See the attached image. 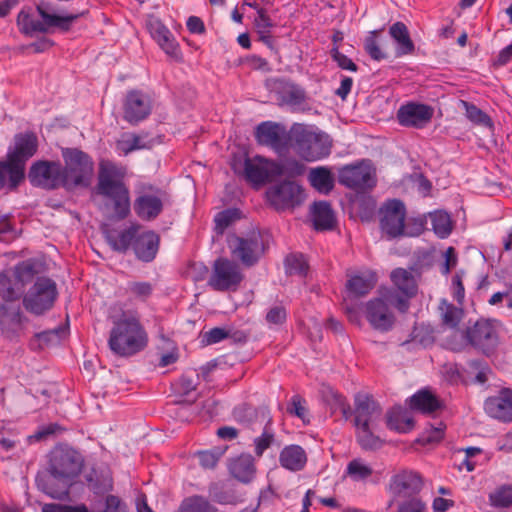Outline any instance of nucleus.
I'll return each mask as SVG.
<instances>
[{
  "mask_svg": "<svg viewBox=\"0 0 512 512\" xmlns=\"http://www.w3.org/2000/svg\"><path fill=\"white\" fill-rule=\"evenodd\" d=\"M46 475L37 476L38 488L54 499H64L81 475L85 459L67 444L54 446L46 456Z\"/></svg>",
  "mask_w": 512,
  "mask_h": 512,
  "instance_id": "f257e3e1",
  "label": "nucleus"
},
{
  "mask_svg": "<svg viewBox=\"0 0 512 512\" xmlns=\"http://www.w3.org/2000/svg\"><path fill=\"white\" fill-rule=\"evenodd\" d=\"M126 168L111 161L99 164L97 193L108 199L117 219L127 218L131 211V199L128 186L125 184Z\"/></svg>",
  "mask_w": 512,
  "mask_h": 512,
  "instance_id": "f03ea898",
  "label": "nucleus"
},
{
  "mask_svg": "<svg viewBox=\"0 0 512 512\" xmlns=\"http://www.w3.org/2000/svg\"><path fill=\"white\" fill-rule=\"evenodd\" d=\"M381 420L382 408L372 397H356L354 426L356 441L361 449L375 451L383 447L384 440L376 434Z\"/></svg>",
  "mask_w": 512,
  "mask_h": 512,
  "instance_id": "7ed1b4c3",
  "label": "nucleus"
},
{
  "mask_svg": "<svg viewBox=\"0 0 512 512\" xmlns=\"http://www.w3.org/2000/svg\"><path fill=\"white\" fill-rule=\"evenodd\" d=\"M148 343V336L135 314L123 313L114 321L110 331L108 345L119 356H131L143 350Z\"/></svg>",
  "mask_w": 512,
  "mask_h": 512,
  "instance_id": "20e7f679",
  "label": "nucleus"
},
{
  "mask_svg": "<svg viewBox=\"0 0 512 512\" xmlns=\"http://www.w3.org/2000/svg\"><path fill=\"white\" fill-rule=\"evenodd\" d=\"M15 146L7 155V161L0 162V180L2 186L9 181L11 188L24 179L26 161L37 151V137L33 133L17 134L14 138Z\"/></svg>",
  "mask_w": 512,
  "mask_h": 512,
  "instance_id": "39448f33",
  "label": "nucleus"
},
{
  "mask_svg": "<svg viewBox=\"0 0 512 512\" xmlns=\"http://www.w3.org/2000/svg\"><path fill=\"white\" fill-rule=\"evenodd\" d=\"M332 141L322 132H316L303 124L292 126L291 148L302 159L313 162L327 157L331 152Z\"/></svg>",
  "mask_w": 512,
  "mask_h": 512,
  "instance_id": "423d86ee",
  "label": "nucleus"
},
{
  "mask_svg": "<svg viewBox=\"0 0 512 512\" xmlns=\"http://www.w3.org/2000/svg\"><path fill=\"white\" fill-rule=\"evenodd\" d=\"M38 19L31 8L22 9L17 16V25L19 31L26 36H33L36 33H46L49 28L57 27L62 31H68L72 23L80 14H70L59 16L48 13L43 5L37 6Z\"/></svg>",
  "mask_w": 512,
  "mask_h": 512,
  "instance_id": "0eeeda50",
  "label": "nucleus"
},
{
  "mask_svg": "<svg viewBox=\"0 0 512 512\" xmlns=\"http://www.w3.org/2000/svg\"><path fill=\"white\" fill-rule=\"evenodd\" d=\"M64 188L88 187L94 173L93 159L77 148H62Z\"/></svg>",
  "mask_w": 512,
  "mask_h": 512,
  "instance_id": "6e6552de",
  "label": "nucleus"
},
{
  "mask_svg": "<svg viewBox=\"0 0 512 512\" xmlns=\"http://www.w3.org/2000/svg\"><path fill=\"white\" fill-rule=\"evenodd\" d=\"M391 282L395 289H387L384 297L399 312L405 313L410 306V299L418 291L416 279L411 271L404 268H396L390 274Z\"/></svg>",
  "mask_w": 512,
  "mask_h": 512,
  "instance_id": "1a4fd4ad",
  "label": "nucleus"
},
{
  "mask_svg": "<svg viewBox=\"0 0 512 512\" xmlns=\"http://www.w3.org/2000/svg\"><path fill=\"white\" fill-rule=\"evenodd\" d=\"M58 291L56 283L48 277H38L23 297V306L31 314L42 315L50 310Z\"/></svg>",
  "mask_w": 512,
  "mask_h": 512,
  "instance_id": "9d476101",
  "label": "nucleus"
},
{
  "mask_svg": "<svg viewBox=\"0 0 512 512\" xmlns=\"http://www.w3.org/2000/svg\"><path fill=\"white\" fill-rule=\"evenodd\" d=\"M227 244L232 257L247 267L255 265L265 251L262 236L258 231H251L245 236L229 235Z\"/></svg>",
  "mask_w": 512,
  "mask_h": 512,
  "instance_id": "9b49d317",
  "label": "nucleus"
},
{
  "mask_svg": "<svg viewBox=\"0 0 512 512\" xmlns=\"http://www.w3.org/2000/svg\"><path fill=\"white\" fill-rule=\"evenodd\" d=\"M243 280L244 275L240 266L233 260L220 257L213 263L208 285L217 292H234Z\"/></svg>",
  "mask_w": 512,
  "mask_h": 512,
  "instance_id": "f8f14e48",
  "label": "nucleus"
},
{
  "mask_svg": "<svg viewBox=\"0 0 512 512\" xmlns=\"http://www.w3.org/2000/svg\"><path fill=\"white\" fill-rule=\"evenodd\" d=\"M134 211L144 221L156 219L163 211V192L150 183H138L135 188Z\"/></svg>",
  "mask_w": 512,
  "mask_h": 512,
  "instance_id": "ddd939ff",
  "label": "nucleus"
},
{
  "mask_svg": "<svg viewBox=\"0 0 512 512\" xmlns=\"http://www.w3.org/2000/svg\"><path fill=\"white\" fill-rule=\"evenodd\" d=\"M339 183L356 192H366L376 186V170L368 161L346 165L339 170Z\"/></svg>",
  "mask_w": 512,
  "mask_h": 512,
  "instance_id": "4468645a",
  "label": "nucleus"
},
{
  "mask_svg": "<svg viewBox=\"0 0 512 512\" xmlns=\"http://www.w3.org/2000/svg\"><path fill=\"white\" fill-rule=\"evenodd\" d=\"M255 139L259 145L269 147L277 154H282L291 148L292 127L287 130L283 124L264 121L257 125Z\"/></svg>",
  "mask_w": 512,
  "mask_h": 512,
  "instance_id": "2eb2a0df",
  "label": "nucleus"
},
{
  "mask_svg": "<svg viewBox=\"0 0 512 512\" xmlns=\"http://www.w3.org/2000/svg\"><path fill=\"white\" fill-rule=\"evenodd\" d=\"M28 318L19 304L15 302L0 303V334L10 341H18L25 335Z\"/></svg>",
  "mask_w": 512,
  "mask_h": 512,
  "instance_id": "dca6fc26",
  "label": "nucleus"
},
{
  "mask_svg": "<svg viewBox=\"0 0 512 512\" xmlns=\"http://www.w3.org/2000/svg\"><path fill=\"white\" fill-rule=\"evenodd\" d=\"M268 202L277 211H284L299 206L305 199L304 190L293 181H283L271 186L266 191Z\"/></svg>",
  "mask_w": 512,
  "mask_h": 512,
  "instance_id": "f3484780",
  "label": "nucleus"
},
{
  "mask_svg": "<svg viewBox=\"0 0 512 512\" xmlns=\"http://www.w3.org/2000/svg\"><path fill=\"white\" fill-rule=\"evenodd\" d=\"M28 176L34 186L49 190L64 188L63 166L58 161L39 160L32 164Z\"/></svg>",
  "mask_w": 512,
  "mask_h": 512,
  "instance_id": "a211bd4d",
  "label": "nucleus"
},
{
  "mask_svg": "<svg viewBox=\"0 0 512 512\" xmlns=\"http://www.w3.org/2000/svg\"><path fill=\"white\" fill-rule=\"evenodd\" d=\"M406 219V207L398 199L386 201L380 208V227L388 238L403 235Z\"/></svg>",
  "mask_w": 512,
  "mask_h": 512,
  "instance_id": "6ab92c4d",
  "label": "nucleus"
},
{
  "mask_svg": "<svg viewBox=\"0 0 512 512\" xmlns=\"http://www.w3.org/2000/svg\"><path fill=\"white\" fill-rule=\"evenodd\" d=\"M275 160L263 156L246 157L243 164V176L255 187L272 182L275 179Z\"/></svg>",
  "mask_w": 512,
  "mask_h": 512,
  "instance_id": "aec40b11",
  "label": "nucleus"
},
{
  "mask_svg": "<svg viewBox=\"0 0 512 512\" xmlns=\"http://www.w3.org/2000/svg\"><path fill=\"white\" fill-rule=\"evenodd\" d=\"M152 111V101L149 95L140 90L127 92L123 102V118L132 125L145 120Z\"/></svg>",
  "mask_w": 512,
  "mask_h": 512,
  "instance_id": "412c9836",
  "label": "nucleus"
},
{
  "mask_svg": "<svg viewBox=\"0 0 512 512\" xmlns=\"http://www.w3.org/2000/svg\"><path fill=\"white\" fill-rule=\"evenodd\" d=\"M389 305L391 304L385 299L384 293L365 304L366 319L375 330L387 332L394 326L395 316Z\"/></svg>",
  "mask_w": 512,
  "mask_h": 512,
  "instance_id": "4be33fe9",
  "label": "nucleus"
},
{
  "mask_svg": "<svg viewBox=\"0 0 512 512\" xmlns=\"http://www.w3.org/2000/svg\"><path fill=\"white\" fill-rule=\"evenodd\" d=\"M424 486L422 476L413 470H401L391 477L389 490L395 497H412Z\"/></svg>",
  "mask_w": 512,
  "mask_h": 512,
  "instance_id": "5701e85b",
  "label": "nucleus"
},
{
  "mask_svg": "<svg viewBox=\"0 0 512 512\" xmlns=\"http://www.w3.org/2000/svg\"><path fill=\"white\" fill-rule=\"evenodd\" d=\"M433 117V109L425 104L408 103L397 111V120L405 127L422 128Z\"/></svg>",
  "mask_w": 512,
  "mask_h": 512,
  "instance_id": "b1692460",
  "label": "nucleus"
},
{
  "mask_svg": "<svg viewBox=\"0 0 512 512\" xmlns=\"http://www.w3.org/2000/svg\"><path fill=\"white\" fill-rule=\"evenodd\" d=\"M486 413L499 421L512 422V390L502 389L498 395L489 397L484 403Z\"/></svg>",
  "mask_w": 512,
  "mask_h": 512,
  "instance_id": "393cba45",
  "label": "nucleus"
},
{
  "mask_svg": "<svg viewBox=\"0 0 512 512\" xmlns=\"http://www.w3.org/2000/svg\"><path fill=\"white\" fill-rule=\"evenodd\" d=\"M160 237L152 230L137 234L133 242V251L140 261L151 262L159 250Z\"/></svg>",
  "mask_w": 512,
  "mask_h": 512,
  "instance_id": "a878e982",
  "label": "nucleus"
},
{
  "mask_svg": "<svg viewBox=\"0 0 512 512\" xmlns=\"http://www.w3.org/2000/svg\"><path fill=\"white\" fill-rule=\"evenodd\" d=\"M346 290L355 297L367 295L377 283V275L372 270H364L355 274H347Z\"/></svg>",
  "mask_w": 512,
  "mask_h": 512,
  "instance_id": "bb28decb",
  "label": "nucleus"
},
{
  "mask_svg": "<svg viewBox=\"0 0 512 512\" xmlns=\"http://www.w3.org/2000/svg\"><path fill=\"white\" fill-rule=\"evenodd\" d=\"M468 338L474 346L484 349L495 344L497 334L491 321L479 320L469 329Z\"/></svg>",
  "mask_w": 512,
  "mask_h": 512,
  "instance_id": "cd10ccee",
  "label": "nucleus"
},
{
  "mask_svg": "<svg viewBox=\"0 0 512 512\" xmlns=\"http://www.w3.org/2000/svg\"><path fill=\"white\" fill-rule=\"evenodd\" d=\"M279 463L281 467L288 471H301L307 463L306 451L299 445H287L279 454Z\"/></svg>",
  "mask_w": 512,
  "mask_h": 512,
  "instance_id": "c85d7f7f",
  "label": "nucleus"
},
{
  "mask_svg": "<svg viewBox=\"0 0 512 512\" xmlns=\"http://www.w3.org/2000/svg\"><path fill=\"white\" fill-rule=\"evenodd\" d=\"M389 34L397 44L396 56L401 57L414 52L415 45L410 38L407 26L403 22H396L391 25Z\"/></svg>",
  "mask_w": 512,
  "mask_h": 512,
  "instance_id": "c756f323",
  "label": "nucleus"
},
{
  "mask_svg": "<svg viewBox=\"0 0 512 512\" xmlns=\"http://www.w3.org/2000/svg\"><path fill=\"white\" fill-rule=\"evenodd\" d=\"M313 226L318 231L331 230L335 225V215L328 202L314 203L312 210Z\"/></svg>",
  "mask_w": 512,
  "mask_h": 512,
  "instance_id": "7c9ffc66",
  "label": "nucleus"
},
{
  "mask_svg": "<svg viewBox=\"0 0 512 512\" xmlns=\"http://www.w3.org/2000/svg\"><path fill=\"white\" fill-rule=\"evenodd\" d=\"M230 473L241 482H250L256 472L254 458L249 454H242L231 461L229 465Z\"/></svg>",
  "mask_w": 512,
  "mask_h": 512,
  "instance_id": "2f4dec72",
  "label": "nucleus"
},
{
  "mask_svg": "<svg viewBox=\"0 0 512 512\" xmlns=\"http://www.w3.org/2000/svg\"><path fill=\"white\" fill-rule=\"evenodd\" d=\"M386 424L390 430L408 433L414 428V420L410 413L401 407H394L386 415Z\"/></svg>",
  "mask_w": 512,
  "mask_h": 512,
  "instance_id": "473e14b6",
  "label": "nucleus"
},
{
  "mask_svg": "<svg viewBox=\"0 0 512 512\" xmlns=\"http://www.w3.org/2000/svg\"><path fill=\"white\" fill-rule=\"evenodd\" d=\"M410 408L424 414H430L441 407L438 398L428 390H420L415 393L409 402Z\"/></svg>",
  "mask_w": 512,
  "mask_h": 512,
  "instance_id": "72a5a7b5",
  "label": "nucleus"
},
{
  "mask_svg": "<svg viewBox=\"0 0 512 512\" xmlns=\"http://www.w3.org/2000/svg\"><path fill=\"white\" fill-rule=\"evenodd\" d=\"M150 146L144 136L131 132L123 133L115 144L116 151L124 156L136 150L148 149Z\"/></svg>",
  "mask_w": 512,
  "mask_h": 512,
  "instance_id": "f704fd0d",
  "label": "nucleus"
},
{
  "mask_svg": "<svg viewBox=\"0 0 512 512\" xmlns=\"http://www.w3.org/2000/svg\"><path fill=\"white\" fill-rule=\"evenodd\" d=\"M140 225L132 224L127 229L122 230L116 237L107 236L108 243L117 252L125 253L130 247L133 248V242L137 237Z\"/></svg>",
  "mask_w": 512,
  "mask_h": 512,
  "instance_id": "c9c22d12",
  "label": "nucleus"
},
{
  "mask_svg": "<svg viewBox=\"0 0 512 512\" xmlns=\"http://www.w3.org/2000/svg\"><path fill=\"white\" fill-rule=\"evenodd\" d=\"M308 179L311 186L323 194H328L334 187V178L326 167L311 169Z\"/></svg>",
  "mask_w": 512,
  "mask_h": 512,
  "instance_id": "e433bc0d",
  "label": "nucleus"
},
{
  "mask_svg": "<svg viewBox=\"0 0 512 512\" xmlns=\"http://www.w3.org/2000/svg\"><path fill=\"white\" fill-rule=\"evenodd\" d=\"M265 425L260 436L254 439V452L258 457L271 447L275 441V431L273 429V421L269 415L263 414Z\"/></svg>",
  "mask_w": 512,
  "mask_h": 512,
  "instance_id": "4c0bfd02",
  "label": "nucleus"
},
{
  "mask_svg": "<svg viewBox=\"0 0 512 512\" xmlns=\"http://www.w3.org/2000/svg\"><path fill=\"white\" fill-rule=\"evenodd\" d=\"M276 171L275 178L285 176L294 178L304 174L305 165L294 158H286L281 161H275Z\"/></svg>",
  "mask_w": 512,
  "mask_h": 512,
  "instance_id": "58836bf2",
  "label": "nucleus"
},
{
  "mask_svg": "<svg viewBox=\"0 0 512 512\" xmlns=\"http://www.w3.org/2000/svg\"><path fill=\"white\" fill-rule=\"evenodd\" d=\"M442 324L449 328H456L461 321L463 311L454 304L442 299L439 303Z\"/></svg>",
  "mask_w": 512,
  "mask_h": 512,
  "instance_id": "ea45409f",
  "label": "nucleus"
},
{
  "mask_svg": "<svg viewBox=\"0 0 512 512\" xmlns=\"http://www.w3.org/2000/svg\"><path fill=\"white\" fill-rule=\"evenodd\" d=\"M459 105L465 110V116L475 125L492 128L493 121L490 116L473 103L460 100Z\"/></svg>",
  "mask_w": 512,
  "mask_h": 512,
  "instance_id": "a19ab883",
  "label": "nucleus"
},
{
  "mask_svg": "<svg viewBox=\"0 0 512 512\" xmlns=\"http://www.w3.org/2000/svg\"><path fill=\"white\" fill-rule=\"evenodd\" d=\"M178 512H218V509L203 496H190L184 499Z\"/></svg>",
  "mask_w": 512,
  "mask_h": 512,
  "instance_id": "79ce46f5",
  "label": "nucleus"
},
{
  "mask_svg": "<svg viewBox=\"0 0 512 512\" xmlns=\"http://www.w3.org/2000/svg\"><path fill=\"white\" fill-rule=\"evenodd\" d=\"M490 506L498 509L512 507V484H503L489 494Z\"/></svg>",
  "mask_w": 512,
  "mask_h": 512,
  "instance_id": "37998d69",
  "label": "nucleus"
},
{
  "mask_svg": "<svg viewBox=\"0 0 512 512\" xmlns=\"http://www.w3.org/2000/svg\"><path fill=\"white\" fill-rule=\"evenodd\" d=\"M432 230L440 238H446L452 231L450 215L444 211H435L429 214Z\"/></svg>",
  "mask_w": 512,
  "mask_h": 512,
  "instance_id": "c03bdc74",
  "label": "nucleus"
},
{
  "mask_svg": "<svg viewBox=\"0 0 512 512\" xmlns=\"http://www.w3.org/2000/svg\"><path fill=\"white\" fill-rule=\"evenodd\" d=\"M346 475L354 481L366 480L373 474V469L361 458L351 460L346 467Z\"/></svg>",
  "mask_w": 512,
  "mask_h": 512,
  "instance_id": "a18cd8bd",
  "label": "nucleus"
},
{
  "mask_svg": "<svg viewBox=\"0 0 512 512\" xmlns=\"http://www.w3.org/2000/svg\"><path fill=\"white\" fill-rule=\"evenodd\" d=\"M128 293L139 301H147L154 291V286L146 281H131L127 284Z\"/></svg>",
  "mask_w": 512,
  "mask_h": 512,
  "instance_id": "49530a36",
  "label": "nucleus"
},
{
  "mask_svg": "<svg viewBox=\"0 0 512 512\" xmlns=\"http://www.w3.org/2000/svg\"><path fill=\"white\" fill-rule=\"evenodd\" d=\"M285 269L289 275L305 276L308 264L302 254H290L285 258Z\"/></svg>",
  "mask_w": 512,
  "mask_h": 512,
  "instance_id": "de8ad7c7",
  "label": "nucleus"
},
{
  "mask_svg": "<svg viewBox=\"0 0 512 512\" xmlns=\"http://www.w3.org/2000/svg\"><path fill=\"white\" fill-rule=\"evenodd\" d=\"M156 42L168 56L178 61L181 60L182 53L180 50L179 43L177 42L171 31H169L167 35H163V37L157 39Z\"/></svg>",
  "mask_w": 512,
  "mask_h": 512,
  "instance_id": "09e8293b",
  "label": "nucleus"
},
{
  "mask_svg": "<svg viewBox=\"0 0 512 512\" xmlns=\"http://www.w3.org/2000/svg\"><path fill=\"white\" fill-rule=\"evenodd\" d=\"M237 215L238 211L232 209L219 212L214 218L215 232L222 235L224 231L237 219Z\"/></svg>",
  "mask_w": 512,
  "mask_h": 512,
  "instance_id": "8fccbe9b",
  "label": "nucleus"
},
{
  "mask_svg": "<svg viewBox=\"0 0 512 512\" xmlns=\"http://www.w3.org/2000/svg\"><path fill=\"white\" fill-rule=\"evenodd\" d=\"M14 273L17 281L24 285L30 282L37 273L35 263L31 260L22 261L16 265Z\"/></svg>",
  "mask_w": 512,
  "mask_h": 512,
  "instance_id": "3c124183",
  "label": "nucleus"
},
{
  "mask_svg": "<svg viewBox=\"0 0 512 512\" xmlns=\"http://www.w3.org/2000/svg\"><path fill=\"white\" fill-rule=\"evenodd\" d=\"M444 429L445 426L442 423L438 427L431 426L421 434L417 441L423 445L438 443L444 437Z\"/></svg>",
  "mask_w": 512,
  "mask_h": 512,
  "instance_id": "603ef678",
  "label": "nucleus"
},
{
  "mask_svg": "<svg viewBox=\"0 0 512 512\" xmlns=\"http://www.w3.org/2000/svg\"><path fill=\"white\" fill-rule=\"evenodd\" d=\"M364 49L373 60L380 61L386 57L380 48L375 31L365 39Z\"/></svg>",
  "mask_w": 512,
  "mask_h": 512,
  "instance_id": "864d4df0",
  "label": "nucleus"
},
{
  "mask_svg": "<svg viewBox=\"0 0 512 512\" xmlns=\"http://www.w3.org/2000/svg\"><path fill=\"white\" fill-rule=\"evenodd\" d=\"M330 56L333 59V61H335L337 63V66L339 68H341L342 70H348L351 72L357 71V69H358L357 65L352 61V59H350L349 57L344 55L342 52H340L338 46L335 45L331 48Z\"/></svg>",
  "mask_w": 512,
  "mask_h": 512,
  "instance_id": "5fc2aeb1",
  "label": "nucleus"
},
{
  "mask_svg": "<svg viewBox=\"0 0 512 512\" xmlns=\"http://www.w3.org/2000/svg\"><path fill=\"white\" fill-rule=\"evenodd\" d=\"M281 93L282 101L291 105L300 104L305 98L304 92L294 85L284 86Z\"/></svg>",
  "mask_w": 512,
  "mask_h": 512,
  "instance_id": "6e6d98bb",
  "label": "nucleus"
},
{
  "mask_svg": "<svg viewBox=\"0 0 512 512\" xmlns=\"http://www.w3.org/2000/svg\"><path fill=\"white\" fill-rule=\"evenodd\" d=\"M0 296L4 302H14L18 297L10 278L3 272L0 273Z\"/></svg>",
  "mask_w": 512,
  "mask_h": 512,
  "instance_id": "4d7b16f0",
  "label": "nucleus"
},
{
  "mask_svg": "<svg viewBox=\"0 0 512 512\" xmlns=\"http://www.w3.org/2000/svg\"><path fill=\"white\" fill-rule=\"evenodd\" d=\"M425 229V220L421 217L409 218L405 220V228L402 236H419Z\"/></svg>",
  "mask_w": 512,
  "mask_h": 512,
  "instance_id": "13d9d810",
  "label": "nucleus"
},
{
  "mask_svg": "<svg viewBox=\"0 0 512 512\" xmlns=\"http://www.w3.org/2000/svg\"><path fill=\"white\" fill-rule=\"evenodd\" d=\"M398 512H426V504L421 498L412 496L399 504Z\"/></svg>",
  "mask_w": 512,
  "mask_h": 512,
  "instance_id": "bf43d9fd",
  "label": "nucleus"
},
{
  "mask_svg": "<svg viewBox=\"0 0 512 512\" xmlns=\"http://www.w3.org/2000/svg\"><path fill=\"white\" fill-rule=\"evenodd\" d=\"M147 29L151 35V37L156 41L163 35H167L170 31L167 26H165L161 20L155 17H151L147 21Z\"/></svg>",
  "mask_w": 512,
  "mask_h": 512,
  "instance_id": "052dcab7",
  "label": "nucleus"
},
{
  "mask_svg": "<svg viewBox=\"0 0 512 512\" xmlns=\"http://www.w3.org/2000/svg\"><path fill=\"white\" fill-rule=\"evenodd\" d=\"M42 512H89L85 505L69 506L61 504H45L42 507Z\"/></svg>",
  "mask_w": 512,
  "mask_h": 512,
  "instance_id": "680f3d73",
  "label": "nucleus"
},
{
  "mask_svg": "<svg viewBox=\"0 0 512 512\" xmlns=\"http://www.w3.org/2000/svg\"><path fill=\"white\" fill-rule=\"evenodd\" d=\"M229 336V333L224 328L215 327L207 331L204 336L203 340L206 342V344L211 345L215 343H219L222 340L226 339Z\"/></svg>",
  "mask_w": 512,
  "mask_h": 512,
  "instance_id": "e2e57ef3",
  "label": "nucleus"
},
{
  "mask_svg": "<svg viewBox=\"0 0 512 512\" xmlns=\"http://www.w3.org/2000/svg\"><path fill=\"white\" fill-rule=\"evenodd\" d=\"M304 404L305 401L302 399L301 396L294 395L291 398L290 406L288 407V412L304 420L307 414Z\"/></svg>",
  "mask_w": 512,
  "mask_h": 512,
  "instance_id": "0e129e2a",
  "label": "nucleus"
},
{
  "mask_svg": "<svg viewBox=\"0 0 512 512\" xmlns=\"http://www.w3.org/2000/svg\"><path fill=\"white\" fill-rule=\"evenodd\" d=\"M13 227L9 215L0 214V241H8L13 238Z\"/></svg>",
  "mask_w": 512,
  "mask_h": 512,
  "instance_id": "69168bd1",
  "label": "nucleus"
},
{
  "mask_svg": "<svg viewBox=\"0 0 512 512\" xmlns=\"http://www.w3.org/2000/svg\"><path fill=\"white\" fill-rule=\"evenodd\" d=\"M286 310L284 307L282 306H275V307H272L267 315H266V320L271 323V324H282L285 322L286 320Z\"/></svg>",
  "mask_w": 512,
  "mask_h": 512,
  "instance_id": "338daca9",
  "label": "nucleus"
},
{
  "mask_svg": "<svg viewBox=\"0 0 512 512\" xmlns=\"http://www.w3.org/2000/svg\"><path fill=\"white\" fill-rule=\"evenodd\" d=\"M445 262L442 265L441 272L443 275H448L457 265V254L453 247H448L444 253Z\"/></svg>",
  "mask_w": 512,
  "mask_h": 512,
  "instance_id": "774afa93",
  "label": "nucleus"
}]
</instances>
